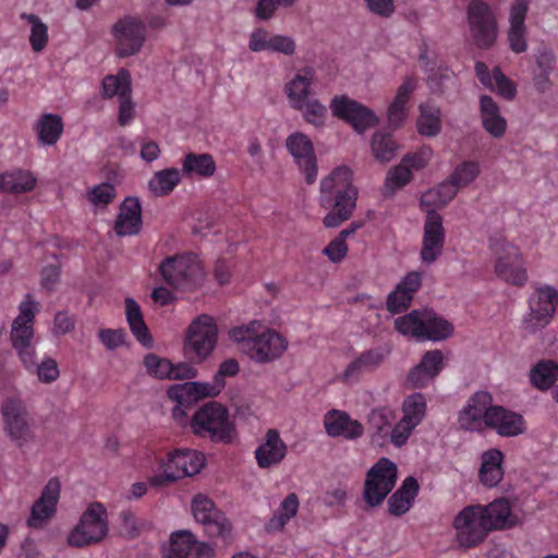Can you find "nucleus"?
Wrapping results in <instances>:
<instances>
[{
	"label": "nucleus",
	"instance_id": "f257e3e1",
	"mask_svg": "<svg viewBox=\"0 0 558 558\" xmlns=\"http://www.w3.org/2000/svg\"><path fill=\"white\" fill-rule=\"evenodd\" d=\"M357 189L353 184V173L347 166L335 168L320 182V204L331 210L324 217L326 228L339 227L348 220L356 207Z\"/></svg>",
	"mask_w": 558,
	"mask_h": 558
},
{
	"label": "nucleus",
	"instance_id": "f03ea898",
	"mask_svg": "<svg viewBox=\"0 0 558 558\" xmlns=\"http://www.w3.org/2000/svg\"><path fill=\"white\" fill-rule=\"evenodd\" d=\"M229 337L239 343L241 351L257 363L267 364L280 359L289 345L284 336L258 320L233 327L229 331Z\"/></svg>",
	"mask_w": 558,
	"mask_h": 558
},
{
	"label": "nucleus",
	"instance_id": "7ed1b4c3",
	"mask_svg": "<svg viewBox=\"0 0 558 558\" xmlns=\"http://www.w3.org/2000/svg\"><path fill=\"white\" fill-rule=\"evenodd\" d=\"M190 427L194 435L207 438L214 444L231 445L238 437L228 409L217 402H208L196 410Z\"/></svg>",
	"mask_w": 558,
	"mask_h": 558
},
{
	"label": "nucleus",
	"instance_id": "20e7f679",
	"mask_svg": "<svg viewBox=\"0 0 558 558\" xmlns=\"http://www.w3.org/2000/svg\"><path fill=\"white\" fill-rule=\"evenodd\" d=\"M396 330L416 340L441 341L451 336L452 325L430 310H413L395 319Z\"/></svg>",
	"mask_w": 558,
	"mask_h": 558
},
{
	"label": "nucleus",
	"instance_id": "39448f33",
	"mask_svg": "<svg viewBox=\"0 0 558 558\" xmlns=\"http://www.w3.org/2000/svg\"><path fill=\"white\" fill-rule=\"evenodd\" d=\"M162 280L175 290L194 291L202 286L205 272L194 253L166 257L158 267Z\"/></svg>",
	"mask_w": 558,
	"mask_h": 558
},
{
	"label": "nucleus",
	"instance_id": "423d86ee",
	"mask_svg": "<svg viewBox=\"0 0 558 558\" xmlns=\"http://www.w3.org/2000/svg\"><path fill=\"white\" fill-rule=\"evenodd\" d=\"M109 533L108 513L98 501L92 502L82 513L77 524L68 535V545L75 548L89 547L102 542Z\"/></svg>",
	"mask_w": 558,
	"mask_h": 558
},
{
	"label": "nucleus",
	"instance_id": "0eeeda50",
	"mask_svg": "<svg viewBox=\"0 0 558 558\" xmlns=\"http://www.w3.org/2000/svg\"><path fill=\"white\" fill-rule=\"evenodd\" d=\"M39 303L31 293H27L19 305V315L11 326V342L21 363L32 365L31 354L35 353L33 345L34 322L39 312Z\"/></svg>",
	"mask_w": 558,
	"mask_h": 558
},
{
	"label": "nucleus",
	"instance_id": "6e6552de",
	"mask_svg": "<svg viewBox=\"0 0 558 558\" xmlns=\"http://www.w3.org/2000/svg\"><path fill=\"white\" fill-rule=\"evenodd\" d=\"M489 248L496 256L495 272L497 277L513 286H524L527 281V272L523 267L519 248L500 234L489 239Z\"/></svg>",
	"mask_w": 558,
	"mask_h": 558
},
{
	"label": "nucleus",
	"instance_id": "1a4fd4ad",
	"mask_svg": "<svg viewBox=\"0 0 558 558\" xmlns=\"http://www.w3.org/2000/svg\"><path fill=\"white\" fill-rule=\"evenodd\" d=\"M482 505L464 507L454 517L452 526L456 542L463 549H471L482 544L490 532Z\"/></svg>",
	"mask_w": 558,
	"mask_h": 558
},
{
	"label": "nucleus",
	"instance_id": "9d476101",
	"mask_svg": "<svg viewBox=\"0 0 558 558\" xmlns=\"http://www.w3.org/2000/svg\"><path fill=\"white\" fill-rule=\"evenodd\" d=\"M205 464L202 452L193 449H177L167 454L162 463V473L150 477L153 486H165L179 478L193 476L201 472Z\"/></svg>",
	"mask_w": 558,
	"mask_h": 558
},
{
	"label": "nucleus",
	"instance_id": "9b49d317",
	"mask_svg": "<svg viewBox=\"0 0 558 558\" xmlns=\"http://www.w3.org/2000/svg\"><path fill=\"white\" fill-rule=\"evenodd\" d=\"M470 33L476 47L489 49L498 34V22L492 7L484 0H470L466 7Z\"/></svg>",
	"mask_w": 558,
	"mask_h": 558
},
{
	"label": "nucleus",
	"instance_id": "f8f14e48",
	"mask_svg": "<svg viewBox=\"0 0 558 558\" xmlns=\"http://www.w3.org/2000/svg\"><path fill=\"white\" fill-rule=\"evenodd\" d=\"M398 476L397 464L388 458H380L367 472L363 498L369 507L383 504L393 489Z\"/></svg>",
	"mask_w": 558,
	"mask_h": 558
},
{
	"label": "nucleus",
	"instance_id": "ddd939ff",
	"mask_svg": "<svg viewBox=\"0 0 558 558\" xmlns=\"http://www.w3.org/2000/svg\"><path fill=\"white\" fill-rule=\"evenodd\" d=\"M239 372V363L234 359L223 361L215 376V383L189 381L171 387L168 395L179 403L190 402L205 397H215L225 387V377L234 376Z\"/></svg>",
	"mask_w": 558,
	"mask_h": 558
},
{
	"label": "nucleus",
	"instance_id": "4468645a",
	"mask_svg": "<svg viewBox=\"0 0 558 558\" xmlns=\"http://www.w3.org/2000/svg\"><path fill=\"white\" fill-rule=\"evenodd\" d=\"M1 414L4 432L11 440L24 444L33 439L34 418L20 397L4 399L1 404Z\"/></svg>",
	"mask_w": 558,
	"mask_h": 558
},
{
	"label": "nucleus",
	"instance_id": "2eb2a0df",
	"mask_svg": "<svg viewBox=\"0 0 558 558\" xmlns=\"http://www.w3.org/2000/svg\"><path fill=\"white\" fill-rule=\"evenodd\" d=\"M218 328L214 318L203 314L196 317L187 329L185 352L202 362L214 350L217 343Z\"/></svg>",
	"mask_w": 558,
	"mask_h": 558
},
{
	"label": "nucleus",
	"instance_id": "dca6fc26",
	"mask_svg": "<svg viewBox=\"0 0 558 558\" xmlns=\"http://www.w3.org/2000/svg\"><path fill=\"white\" fill-rule=\"evenodd\" d=\"M111 34L116 40V54L119 58H126L142 50L146 41L147 28L143 21L128 15L113 24Z\"/></svg>",
	"mask_w": 558,
	"mask_h": 558
},
{
	"label": "nucleus",
	"instance_id": "f3484780",
	"mask_svg": "<svg viewBox=\"0 0 558 558\" xmlns=\"http://www.w3.org/2000/svg\"><path fill=\"white\" fill-rule=\"evenodd\" d=\"M192 513L195 520L204 526L209 537H221L223 541L230 538V521L207 496L198 494L193 498Z\"/></svg>",
	"mask_w": 558,
	"mask_h": 558
},
{
	"label": "nucleus",
	"instance_id": "a211bd4d",
	"mask_svg": "<svg viewBox=\"0 0 558 558\" xmlns=\"http://www.w3.org/2000/svg\"><path fill=\"white\" fill-rule=\"evenodd\" d=\"M558 305V292L550 286H543L535 290L529 300L530 313L524 319L525 329L536 331L546 327Z\"/></svg>",
	"mask_w": 558,
	"mask_h": 558
},
{
	"label": "nucleus",
	"instance_id": "6ab92c4d",
	"mask_svg": "<svg viewBox=\"0 0 558 558\" xmlns=\"http://www.w3.org/2000/svg\"><path fill=\"white\" fill-rule=\"evenodd\" d=\"M329 107L335 117L350 124L360 134L378 122L373 110L344 95L335 96Z\"/></svg>",
	"mask_w": 558,
	"mask_h": 558
},
{
	"label": "nucleus",
	"instance_id": "aec40b11",
	"mask_svg": "<svg viewBox=\"0 0 558 558\" xmlns=\"http://www.w3.org/2000/svg\"><path fill=\"white\" fill-rule=\"evenodd\" d=\"M286 147L304 174L306 183L313 184L317 179L318 166L311 138L302 132L292 133L286 140Z\"/></svg>",
	"mask_w": 558,
	"mask_h": 558
},
{
	"label": "nucleus",
	"instance_id": "412c9836",
	"mask_svg": "<svg viewBox=\"0 0 558 558\" xmlns=\"http://www.w3.org/2000/svg\"><path fill=\"white\" fill-rule=\"evenodd\" d=\"M445 238L442 217L434 209L427 210L420 253L423 263L433 264L439 258L442 254Z\"/></svg>",
	"mask_w": 558,
	"mask_h": 558
},
{
	"label": "nucleus",
	"instance_id": "4be33fe9",
	"mask_svg": "<svg viewBox=\"0 0 558 558\" xmlns=\"http://www.w3.org/2000/svg\"><path fill=\"white\" fill-rule=\"evenodd\" d=\"M493 398L487 391H477L472 395L465 407L459 412L458 422L462 429L481 432L486 426L488 412Z\"/></svg>",
	"mask_w": 558,
	"mask_h": 558
},
{
	"label": "nucleus",
	"instance_id": "5701e85b",
	"mask_svg": "<svg viewBox=\"0 0 558 558\" xmlns=\"http://www.w3.org/2000/svg\"><path fill=\"white\" fill-rule=\"evenodd\" d=\"M60 490L59 480L57 477L50 478L31 509L27 519L29 527L40 529L54 515L60 499Z\"/></svg>",
	"mask_w": 558,
	"mask_h": 558
},
{
	"label": "nucleus",
	"instance_id": "b1692460",
	"mask_svg": "<svg viewBox=\"0 0 558 558\" xmlns=\"http://www.w3.org/2000/svg\"><path fill=\"white\" fill-rule=\"evenodd\" d=\"M214 549L199 542L190 531H177L170 536V545L165 558H211Z\"/></svg>",
	"mask_w": 558,
	"mask_h": 558
},
{
	"label": "nucleus",
	"instance_id": "393cba45",
	"mask_svg": "<svg viewBox=\"0 0 558 558\" xmlns=\"http://www.w3.org/2000/svg\"><path fill=\"white\" fill-rule=\"evenodd\" d=\"M324 427L330 437H342L347 440H355L363 436L364 426L354 420L345 411L332 409L324 415Z\"/></svg>",
	"mask_w": 558,
	"mask_h": 558
},
{
	"label": "nucleus",
	"instance_id": "a878e982",
	"mask_svg": "<svg viewBox=\"0 0 558 558\" xmlns=\"http://www.w3.org/2000/svg\"><path fill=\"white\" fill-rule=\"evenodd\" d=\"M288 454V446L277 429L266 432L264 441L254 451L256 463L260 469H270L280 464Z\"/></svg>",
	"mask_w": 558,
	"mask_h": 558
},
{
	"label": "nucleus",
	"instance_id": "bb28decb",
	"mask_svg": "<svg viewBox=\"0 0 558 558\" xmlns=\"http://www.w3.org/2000/svg\"><path fill=\"white\" fill-rule=\"evenodd\" d=\"M444 366V354L440 350L427 351L421 362L409 372L407 380L414 388H424L440 374Z\"/></svg>",
	"mask_w": 558,
	"mask_h": 558
},
{
	"label": "nucleus",
	"instance_id": "cd10ccee",
	"mask_svg": "<svg viewBox=\"0 0 558 558\" xmlns=\"http://www.w3.org/2000/svg\"><path fill=\"white\" fill-rule=\"evenodd\" d=\"M386 352L381 348H374L362 352L357 357L349 363L342 374L339 376L344 384H355L362 375L376 369L385 360Z\"/></svg>",
	"mask_w": 558,
	"mask_h": 558
},
{
	"label": "nucleus",
	"instance_id": "c85d7f7f",
	"mask_svg": "<svg viewBox=\"0 0 558 558\" xmlns=\"http://www.w3.org/2000/svg\"><path fill=\"white\" fill-rule=\"evenodd\" d=\"M527 10L529 0H514L510 8L508 40L510 49L514 53H522L527 48L525 39V17Z\"/></svg>",
	"mask_w": 558,
	"mask_h": 558
},
{
	"label": "nucleus",
	"instance_id": "c756f323",
	"mask_svg": "<svg viewBox=\"0 0 558 558\" xmlns=\"http://www.w3.org/2000/svg\"><path fill=\"white\" fill-rule=\"evenodd\" d=\"M142 205L137 197H126L121 206L114 222L118 235H135L142 229Z\"/></svg>",
	"mask_w": 558,
	"mask_h": 558
},
{
	"label": "nucleus",
	"instance_id": "7c9ffc66",
	"mask_svg": "<svg viewBox=\"0 0 558 558\" xmlns=\"http://www.w3.org/2000/svg\"><path fill=\"white\" fill-rule=\"evenodd\" d=\"M316 73L311 66L300 69L284 86V93L292 109H301L308 99L310 90L315 82Z\"/></svg>",
	"mask_w": 558,
	"mask_h": 558
},
{
	"label": "nucleus",
	"instance_id": "2f4dec72",
	"mask_svg": "<svg viewBox=\"0 0 558 558\" xmlns=\"http://www.w3.org/2000/svg\"><path fill=\"white\" fill-rule=\"evenodd\" d=\"M524 422L520 414L506 410L500 405H492L488 412L486 426L495 429L501 436H517L524 429Z\"/></svg>",
	"mask_w": 558,
	"mask_h": 558
},
{
	"label": "nucleus",
	"instance_id": "473e14b6",
	"mask_svg": "<svg viewBox=\"0 0 558 558\" xmlns=\"http://www.w3.org/2000/svg\"><path fill=\"white\" fill-rule=\"evenodd\" d=\"M417 80L414 76H407L403 83L398 87L397 94L388 107V123L393 129L400 128L408 114V102L411 95L416 89Z\"/></svg>",
	"mask_w": 558,
	"mask_h": 558
},
{
	"label": "nucleus",
	"instance_id": "72a5a7b5",
	"mask_svg": "<svg viewBox=\"0 0 558 558\" xmlns=\"http://www.w3.org/2000/svg\"><path fill=\"white\" fill-rule=\"evenodd\" d=\"M480 114L483 129L494 138H501L507 131V120L501 116L497 102L488 95L480 98Z\"/></svg>",
	"mask_w": 558,
	"mask_h": 558
},
{
	"label": "nucleus",
	"instance_id": "f704fd0d",
	"mask_svg": "<svg viewBox=\"0 0 558 558\" xmlns=\"http://www.w3.org/2000/svg\"><path fill=\"white\" fill-rule=\"evenodd\" d=\"M418 489L420 485L415 477H405L400 487L388 498L389 513L395 517L405 514L413 507Z\"/></svg>",
	"mask_w": 558,
	"mask_h": 558
},
{
	"label": "nucleus",
	"instance_id": "c9c22d12",
	"mask_svg": "<svg viewBox=\"0 0 558 558\" xmlns=\"http://www.w3.org/2000/svg\"><path fill=\"white\" fill-rule=\"evenodd\" d=\"M37 184L35 174L26 169L15 168L0 174V192L24 194L32 192Z\"/></svg>",
	"mask_w": 558,
	"mask_h": 558
},
{
	"label": "nucleus",
	"instance_id": "e433bc0d",
	"mask_svg": "<svg viewBox=\"0 0 558 558\" xmlns=\"http://www.w3.org/2000/svg\"><path fill=\"white\" fill-rule=\"evenodd\" d=\"M504 453L499 449H489L482 454L478 480L486 487L497 486L504 478Z\"/></svg>",
	"mask_w": 558,
	"mask_h": 558
},
{
	"label": "nucleus",
	"instance_id": "4c0bfd02",
	"mask_svg": "<svg viewBox=\"0 0 558 558\" xmlns=\"http://www.w3.org/2000/svg\"><path fill=\"white\" fill-rule=\"evenodd\" d=\"M125 316L130 330L134 338L145 348L154 344L151 333L144 320L140 304L132 298L125 299Z\"/></svg>",
	"mask_w": 558,
	"mask_h": 558
},
{
	"label": "nucleus",
	"instance_id": "58836bf2",
	"mask_svg": "<svg viewBox=\"0 0 558 558\" xmlns=\"http://www.w3.org/2000/svg\"><path fill=\"white\" fill-rule=\"evenodd\" d=\"M484 515L490 531L511 527L517 519L512 513V508L508 499L498 498L486 506H482Z\"/></svg>",
	"mask_w": 558,
	"mask_h": 558
},
{
	"label": "nucleus",
	"instance_id": "ea45409f",
	"mask_svg": "<svg viewBox=\"0 0 558 558\" xmlns=\"http://www.w3.org/2000/svg\"><path fill=\"white\" fill-rule=\"evenodd\" d=\"M64 129L62 118L57 113H43L34 124L38 143L43 146H53L60 140Z\"/></svg>",
	"mask_w": 558,
	"mask_h": 558
},
{
	"label": "nucleus",
	"instance_id": "a19ab883",
	"mask_svg": "<svg viewBox=\"0 0 558 558\" xmlns=\"http://www.w3.org/2000/svg\"><path fill=\"white\" fill-rule=\"evenodd\" d=\"M181 165V172L186 177L210 178L217 169L214 157L208 153H187L183 157Z\"/></svg>",
	"mask_w": 558,
	"mask_h": 558
},
{
	"label": "nucleus",
	"instance_id": "79ce46f5",
	"mask_svg": "<svg viewBox=\"0 0 558 558\" xmlns=\"http://www.w3.org/2000/svg\"><path fill=\"white\" fill-rule=\"evenodd\" d=\"M182 181V172L171 167L156 171L148 181V189L157 197L168 196Z\"/></svg>",
	"mask_w": 558,
	"mask_h": 558
},
{
	"label": "nucleus",
	"instance_id": "37998d69",
	"mask_svg": "<svg viewBox=\"0 0 558 558\" xmlns=\"http://www.w3.org/2000/svg\"><path fill=\"white\" fill-rule=\"evenodd\" d=\"M531 385L541 391L550 389L558 381V363L541 360L530 371Z\"/></svg>",
	"mask_w": 558,
	"mask_h": 558
},
{
	"label": "nucleus",
	"instance_id": "c03bdc74",
	"mask_svg": "<svg viewBox=\"0 0 558 558\" xmlns=\"http://www.w3.org/2000/svg\"><path fill=\"white\" fill-rule=\"evenodd\" d=\"M395 420V412L390 408L373 409L368 415L369 426L374 430L373 440L384 445L388 440V434L391 432Z\"/></svg>",
	"mask_w": 558,
	"mask_h": 558
},
{
	"label": "nucleus",
	"instance_id": "a18cd8bd",
	"mask_svg": "<svg viewBox=\"0 0 558 558\" xmlns=\"http://www.w3.org/2000/svg\"><path fill=\"white\" fill-rule=\"evenodd\" d=\"M420 117L416 121V128L421 135L433 137L439 134L441 130V111L438 106L430 101L420 105Z\"/></svg>",
	"mask_w": 558,
	"mask_h": 558
},
{
	"label": "nucleus",
	"instance_id": "49530a36",
	"mask_svg": "<svg viewBox=\"0 0 558 558\" xmlns=\"http://www.w3.org/2000/svg\"><path fill=\"white\" fill-rule=\"evenodd\" d=\"M299 507L300 501L298 495L294 493L287 495V497L281 501L278 510L268 521L267 530L281 531L288 522L296 515Z\"/></svg>",
	"mask_w": 558,
	"mask_h": 558
},
{
	"label": "nucleus",
	"instance_id": "de8ad7c7",
	"mask_svg": "<svg viewBox=\"0 0 558 558\" xmlns=\"http://www.w3.org/2000/svg\"><path fill=\"white\" fill-rule=\"evenodd\" d=\"M132 94L131 74L126 69H120L116 75H107L102 80V95L105 98L120 97Z\"/></svg>",
	"mask_w": 558,
	"mask_h": 558
},
{
	"label": "nucleus",
	"instance_id": "09e8293b",
	"mask_svg": "<svg viewBox=\"0 0 558 558\" xmlns=\"http://www.w3.org/2000/svg\"><path fill=\"white\" fill-rule=\"evenodd\" d=\"M32 365L22 363L25 369L31 374H36L40 383L51 384L60 376L58 363L50 356H45L40 363L36 361V352L31 354Z\"/></svg>",
	"mask_w": 558,
	"mask_h": 558
},
{
	"label": "nucleus",
	"instance_id": "8fccbe9b",
	"mask_svg": "<svg viewBox=\"0 0 558 558\" xmlns=\"http://www.w3.org/2000/svg\"><path fill=\"white\" fill-rule=\"evenodd\" d=\"M20 17L31 24L29 45L33 51H43L49 41L48 26L34 13L23 12Z\"/></svg>",
	"mask_w": 558,
	"mask_h": 558
},
{
	"label": "nucleus",
	"instance_id": "3c124183",
	"mask_svg": "<svg viewBox=\"0 0 558 558\" xmlns=\"http://www.w3.org/2000/svg\"><path fill=\"white\" fill-rule=\"evenodd\" d=\"M371 148L376 160L387 162L395 158L398 145L390 133L379 131L374 133Z\"/></svg>",
	"mask_w": 558,
	"mask_h": 558
},
{
	"label": "nucleus",
	"instance_id": "603ef678",
	"mask_svg": "<svg viewBox=\"0 0 558 558\" xmlns=\"http://www.w3.org/2000/svg\"><path fill=\"white\" fill-rule=\"evenodd\" d=\"M402 418L412 426H418L426 413V399L424 395L416 392L407 397L402 404Z\"/></svg>",
	"mask_w": 558,
	"mask_h": 558
},
{
	"label": "nucleus",
	"instance_id": "864d4df0",
	"mask_svg": "<svg viewBox=\"0 0 558 558\" xmlns=\"http://www.w3.org/2000/svg\"><path fill=\"white\" fill-rule=\"evenodd\" d=\"M481 168L477 161L468 160L460 163L450 175L451 182L460 187L472 183L480 174Z\"/></svg>",
	"mask_w": 558,
	"mask_h": 558
},
{
	"label": "nucleus",
	"instance_id": "5fc2aeb1",
	"mask_svg": "<svg viewBox=\"0 0 558 558\" xmlns=\"http://www.w3.org/2000/svg\"><path fill=\"white\" fill-rule=\"evenodd\" d=\"M302 112L303 119L315 128H320L327 119V108L318 99H307L304 107L296 109Z\"/></svg>",
	"mask_w": 558,
	"mask_h": 558
},
{
	"label": "nucleus",
	"instance_id": "6e6d98bb",
	"mask_svg": "<svg viewBox=\"0 0 558 558\" xmlns=\"http://www.w3.org/2000/svg\"><path fill=\"white\" fill-rule=\"evenodd\" d=\"M412 180V171L408 167V163H404L403 159L399 165L389 170L385 187L390 192H395L398 189L403 187Z\"/></svg>",
	"mask_w": 558,
	"mask_h": 558
},
{
	"label": "nucleus",
	"instance_id": "4d7b16f0",
	"mask_svg": "<svg viewBox=\"0 0 558 558\" xmlns=\"http://www.w3.org/2000/svg\"><path fill=\"white\" fill-rule=\"evenodd\" d=\"M144 365L148 374L157 378L172 379L173 363L169 360L160 359L156 354H147L144 357Z\"/></svg>",
	"mask_w": 558,
	"mask_h": 558
},
{
	"label": "nucleus",
	"instance_id": "13d9d810",
	"mask_svg": "<svg viewBox=\"0 0 558 558\" xmlns=\"http://www.w3.org/2000/svg\"><path fill=\"white\" fill-rule=\"evenodd\" d=\"M116 197V187L110 183H101L87 192V199L95 206H107Z\"/></svg>",
	"mask_w": 558,
	"mask_h": 558
},
{
	"label": "nucleus",
	"instance_id": "bf43d9fd",
	"mask_svg": "<svg viewBox=\"0 0 558 558\" xmlns=\"http://www.w3.org/2000/svg\"><path fill=\"white\" fill-rule=\"evenodd\" d=\"M412 301V295L395 288V290H392L387 296V310L392 314L404 312L411 306Z\"/></svg>",
	"mask_w": 558,
	"mask_h": 558
},
{
	"label": "nucleus",
	"instance_id": "052dcab7",
	"mask_svg": "<svg viewBox=\"0 0 558 558\" xmlns=\"http://www.w3.org/2000/svg\"><path fill=\"white\" fill-rule=\"evenodd\" d=\"M415 427L416 426H412L410 422L401 418L397 424L391 426L388 439L395 447L400 448L407 444Z\"/></svg>",
	"mask_w": 558,
	"mask_h": 558
},
{
	"label": "nucleus",
	"instance_id": "680f3d73",
	"mask_svg": "<svg viewBox=\"0 0 558 558\" xmlns=\"http://www.w3.org/2000/svg\"><path fill=\"white\" fill-rule=\"evenodd\" d=\"M126 331L123 328H104L98 332L99 341L108 349L114 350L125 343Z\"/></svg>",
	"mask_w": 558,
	"mask_h": 558
},
{
	"label": "nucleus",
	"instance_id": "e2e57ef3",
	"mask_svg": "<svg viewBox=\"0 0 558 558\" xmlns=\"http://www.w3.org/2000/svg\"><path fill=\"white\" fill-rule=\"evenodd\" d=\"M433 156V150L428 146H423L418 150L405 155L402 159L412 170H421L427 166Z\"/></svg>",
	"mask_w": 558,
	"mask_h": 558
},
{
	"label": "nucleus",
	"instance_id": "0e129e2a",
	"mask_svg": "<svg viewBox=\"0 0 558 558\" xmlns=\"http://www.w3.org/2000/svg\"><path fill=\"white\" fill-rule=\"evenodd\" d=\"M271 36H272V34H270L265 28L259 27V28L254 29L250 36V41H248L250 50L253 52L269 51Z\"/></svg>",
	"mask_w": 558,
	"mask_h": 558
},
{
	"label": "nucleus",
	"instance_id": "69168bd1",
	"mask_svg": "<svg viewBox=\"0 0 558 558\" xmlns=\"http://www.w3.org/2000/svg\"><path fill=\"white\" fill-rule=\"evenodd\" d=\"M296 45L292 37L284 35H272L270 49L271 52L282 53L284 56H292L295 52Z\"/></svg>",
	"mask_w": 558,
	"mask_h": 558
},
{
	"label": "nucleus",
	"instance_id": "338daca9",
	"mask_svg": "<svg viewBox=\"0 0 558 558\" xmlns=\"http://www.w3.org/2000/svg\"><path fill=\"white\" fill-rule=\"evenodd\" d=\"M494 86H496L498 93L507 99H512L517 92L513 83L500 71L499 68L494 69Z\"/></svg>",
	"mask_w": 558,
	"mask_h": 558
},
{
	"label": "nucleus",
	"instance_id": "774afa93",
	"mask_svg": "<svg viewBox=\"0 0 558 558\" xmlns=\"http://www.w3.org/2000/svg\"><path fill=\"white\" fill-rule=\"evenodd\" d=\"M40 284L45 290H54L60 279V265L51 264L45 266L40 271Z\"/></svg>",
	"mask_w": 558,
	"mask_h": 558
}]
</instances>
